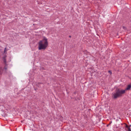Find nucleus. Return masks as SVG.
I'll return each mask as SVG.
<instances>
[{
    "label": "nucleus",
    "instance_id": "5",
    "mask_svg": "<svg viewBox=\"0 0 131 131\" xmlns=\"http://www.w3.org/2000/svg\"><path fill=\"white\" fill-rule=\"evenodd\" d=\"M108 72L110 73V74L111 75L112 74V72L110 70H109L108 71Z\"/></svg>",
    "mask_w": 131,
    "mask_h": 131
},
{
    "label": "nucleus",
    "instance_id": "8",
    "mask_svg": "<svg viewBox=\"0 0 131 131\" xmlns=\"http://www.w3.org/2000/svg\"><path fill=\"white\" fill-rule=\"evenodd\" d=\"M128 131H131V129H129Z\"/></svg>",
    "mask_w": 131,
    "mask_h": 131
},
{
    "label": "nucleus",
    "instance_id": "7",
    "mask_svg": "<svg viewBox=\"0 0 131 131\" xmlns=\"http://www.w3.org/2000/svg\"><path fill=\"white\" fill-rule=\"evenodd\" d=\"M112 123V121L110 122L109 124H111Z\"/></svg>",
    "mask_w": 131,
    "mask_h": 131
},
{
    "label": "nucleus",
    "instance_id": "9",
    "mask_svg": "<svg viewBox=\"0 0 131 131\" xmlns=\"http://www.w3.org/2000/svg\"><path fill=\"white\" fill-rule=\"evenodd\" d=\"M69 37H71V36H69Z\"/></svg>",
    "mask_w": 131,
    "mask_h": 131
},
{
    "label": "nucleus",
    "instance_id": "1",
    "mask_svg": "<svg viewBox=\"0 0 131 131\" xmlns=\"http://www.w3.org/2000/svg\"><path fill=\"white\" fill-rule=\"evenodd\" d=\"M131 88V84H129L125 90H120L119 89L116 90L115 92L112 93V98L115 99L121 97L122 95L125 93L126 90H130Z\"/></svg>",
    "mask_w": 131,
    "mask_h": 131
},
{
    "label": "nucleus",
    "instance_id": "6",
    "mask_svg": "<svg viewBox=\"0 0 131 131\" xmlns=\"http://www.w3.org/2000/svg\"><path fill=\"white\" fill-rule=\"evenodd\" d=\"M123 28L124 29H126V27H125L124 26H123Z\"/></svg>",
    "mask_w": 131,
    "mask_h": 131
},
{
    "label": "nucleus",
    "instance_id": "2",
    "mask_svg": "<svg viewBox=\"0 0 131 131\" xmlns=\"http://www.w3.org/2000/svg\"><path fill=\"white\" fill-rule=\"evenodd\" d=\"M48 45L47 39L44 37L42 40H40L38 43L39 50H45L48 46Z\"/></svg>",
    "mask_w": 131,
    "mask_h": 131
},
{
    "label": "nucleus",
    "instance_id": "3",
    "mask_svg": "<svg viewBox=\"0 0 131 131\" xmlns=\"http://www.w3.org/2000/svg\"><path fill=\"white\" fill-rule=\"evenodd\" d=\"M126 128H127L128 129V130H127V131H128V130H129V129H130V127H129L126 124Z\"/></svg>",
    "mask_w": 131,
    "mask_h": 131
},
{
    "label": "nucleus",
    "instance_id": "4",
    "mask_svg": "<svg viewBox=\"0 0 131 131\" xmlns=\"http://www.w3.org/2000/svg\"><path fill=\"white\" fill-rule=\"evenodd\" d=\"M7 51V49L6 48H5L4 49V53H5V52L6 51Z\"/></svg>",
    "mask_w": 131,
    "mask_h": 131
}]
</instances>
